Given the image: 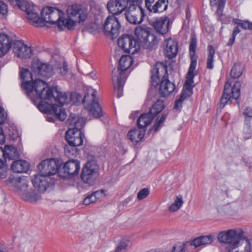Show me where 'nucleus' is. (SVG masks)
Segmentation results:
<instances>
[{"mask_svg":"<svg viewBox=\"0 0 252 252\" xmlns=\"http://www.w3.org/2000/svg\"><path fill=\"white\" fill-rule=\"evenodd\" d=\"M153 82L157 84L160 78L159 92L163 97L169 95L175 90V85L168 79L167 66L163 63L158 62L151 70Z\"/></svg>","mask_w":252,"mask_h":252,"instance_id":"1","label":"nucleus"},{"mask_svg":"<svg viewBox=\"0 0 252 252\" xmlns=\"http://www.w3.org/2000/svg\"><path fill=\"white\" fill-rule=\"evenodd\" d=\"M133 63V60L130 56H122L119 61V67L112 71V78L114 90L118 98L123 95V88L127 77L126 71Z\"/></svg>","mask_w":252,"mask_h":252,"instance_id":"2","label":"nucleus"},{"mask_svg":"<svg viewBox=\"0 0 252 252\" xmlns=\"http://www.w3.org/2000/svg\"><path fill=\"white\" fill-rule=\"evenodd\" d=\"M27 95L33 99L51 100L53 88L48 87L47 84L41 79L32 82H27L23 85Z\"/></svg>","mask_w":252,"mask_h":252,"instance_id":"3","label":"nucleus"},{"mask_svg":"<svg viewBox=\"0 0 252 252\" xmlns=\"http://www.w3.org/2000/svg\"><path fill=\"white\" fill-rule=\"evenodd\" d=\"M245 238V232L240 227L221 231L218 235L219 242L228 245L225 248L227 252H232L238 247L240 241Z\"/></svg>","mask_w":252,"mask_h":252,"instance_id":"4","label":"nucleus"},{"mask_svg":"<svg viewBox=\"0 0 252 252\" xmlns=\"http://www.w3.org/2000/svg\"><path fill=\"white\" fill-rule=\"evenodd\" d=\"M55 101L58 102L61 105L53 104L51 107L49 112L51 114L56 116L61 121H63L67 117V115L63 105L69 103L71 100V94L67 93H63L60 91L57 87L53 88V97Z\"/></svg>","mask_w":252,"mask_h":252,"instance_id":"5","label":"nucleus"},{"mask_svg":"<svg viewBox=\"0 0 252 252\" xmlns=\"http://www.w3.org/2000/svg\"><path fill=\"white\" fill-rule=\"evenodd\" d=\"M151 29L145 26H138L134 31V33L144 48L153 50L157 48L159 38L151 33Z\"/></svg>","mask_w":252,"mask_h":252,"instance_id":"6","label":"nucleus"},{"mask_svg":"<svg viewBox=\"0 0 252 252\" xmlns=\"http://www.w3.org/2000/svg\"><path fill=\"white\" fill-rule=\"evenodd\" d=\"M88 158V162L83 168L81 178L84 183L92 185L99 175V168L94 157L89 156Z\"/></svg>","mask_w":252,"mask_h":252,"instance_id":"7","label":"nucleus"},{"mask_svg":"<svg viewBox=\"0 0 252 252\" xmlns=\"http://www.w3.org/2000/svg\"><path fill=\"white\" fill-rule=\"evenodd\" d=\"M96 91L91 89L84 95L83 103L86 109L94 118H100L102 116L101 107L96 100Z\"/></svg>","mask_w":252,"mask_h":252,"instance_id":"8","label":"nucleus"},{"mask_svg":"<svg viewBox=\"0 0 252 252\" xmlns=\"http://www.w3.org/2000/svg\"><path fill=\"white\" fill-rule=\"evenodd\" d=\"M241 83L239 81L235 83L232 87L228 83H226L223 94L220 100V107L223 108L225 105L231 102V99H237L240 95Z\"/></svg>","mask_w":252,"mask_h":252,"instance_id":"9","label":"nucleus"},{"mask_svg":"<svg viewBox=\"0 0 252 252\" xmlns=\"http://www.w3.org/2000/svg\"><path fill=\"white\" fill-rule=\"evenodd\" d=\"M118 45L125 52L134 54L140 49L139 42L132 35L126 34L118 40Z\"/></svg>","mask_w":252,"mask_h":252,"instance_id":"10","label":"nucleus"},{"mask_svg":"<svg viewBox=\"0 0 252 252\" xmlns=\"http://www.w3.org/2000/svg\"><path fill=\"white\" fill-rule=\"evenodd\" d=\"M41 16L43 17V26L44 23L46 22L51 24H57L60 22L64 13L61 10L51 6L44 7L41 12Z\"/></svg>","mask_w":252,"mask_h":252,"instance_id":"11","label":"nucleus"},{"mask_svg":"<svg viewBox=\"0 0 252 252\" xmlns=\"http://www.w3.org/2000/svg\"><path fill=\"white\" fill-rule=\"evenodd\" d=\"M120 28V24L118 19L113 15L108 16L103 25L105 34L111 36L112 39L118 36Z\"/></svg>","mask_w":252,"mask_h":252,"instance_id":"12","label":"nucleus"},{"mask_svg":"<svg viewBox=\"0 0 252 252\" xmlns=\"http://www.w3.org/2000/svg\"><path fill=\"white\" fill-rule=\"evenodd\" d=\"M5 182L20 196L28 190V181L25 177L10 175Z\"/></svg>","mask_w":252,"mask_h":252,"instance_id":"13","label":"nucleus"},{"mask_svg":"<svg viewBox=\"0 0 252 252\" xmlns=\"http://www.w3.org/2000/svg\"><path fill=\"white\" fill-rule=\"evenodd\" d=\"M60 165L59 160L50 158L42 161L38 167L41 174L51 176L54 175L57 172Z\"/></svg>","mask_w":252,"mask_h":252,"instance_id":"14","label":"nucleus"},{"mask_svg":"<svg viewBox=\"0 0 252 252\" xmlns=\"http://www.w3.org/2000/svg\"><path fill=\"white\" fill-rule=\"evenodd\" d=\"M124 17L127 21L133 24H140L145 16L144 10L141 7L128 6Z\"/></svg>","mask_w":252,"mask_h":252,"instance_id":"15","label":"nucleus"},{"mask_svg":"<svg viewBox=\"0 0 252 252\" xmlns=\"http://www.w3.org/2000/svg\"><path fill=\"white\" fill-rule=\"evenodd\" d=\"M32 183L34 188L36 189L38 191L44 192L50 185L54 184L55 181L50 176L43 175L40 172L39 174L34 176Z\"/></svg>","mask_w":252,"mask_h":252,"instance_id":"16","label":"nucleus"},{"mask_svg":"<svg viewBox=\"0 0 252 252\" xmlns=\"http://www.w3.org/2000/svg\"><path fill=\"white\" fill-rule=\"evenodd\" d=\"M31 68L35 73L43 77L49 78L53 74V69L49 64L38 60L32 63Z\"/></svg>","mask_w":252,"mask_h":252,"instance_id":"17","label":"nucleus"},{"mask_svg":"<svg viewBox=\"0 0 252 252\" xmlns=\"http://www.w3.org/2000/svg\"><path fill=\"white\" fill-rule=\"evenodd\" d=\"M22 10L26 13L27 18L36 27L43 26V17H40L35 11L33 5L30 2L26 3Z\"/></svg>","mask_w":252,"mask_h":252,"instance_id":"18","label":"nucleus"},{"mask_svg":"<svg viewBox=\"0 0 252 252\" xmlns=\"http://www.w3.org/2000/svg\"><path fill=\"white\" fill-rule=\"evenodd\" d=\"M84 134L81 130L68 129L65 133V139L72 147L80 146L83 144Z\"/></svg>","mask_w":252,"mask_h":252,"instance_id":"19","label":"nucleus"},{"mask_svg":"<svg viewBox=\"0 0 252 252\" xmlns=\"http://www.w3.org/2000/svg\"><path fill=\"white\" fill-rule=\"evenodd\" d=\"M13 50L19 58L28 59L31 57L32 50L30 47L25 45L19 40H15L13 43Z\"/></svg>","mask_w":252,"mask_h":252,"instance_id":"20","label":"nucleus"},{"mask_svg":"<svg viewBox=\"0 0 252 252\" xmlns=\"http://www.w3.org/2000/svg\"><path fill=\"white\" fill-rule=\"evenodd\" d=\"M168 0H145V6L150 12L160 13L167 8Z\"/></svg>","mask_w":252,"mask_h":252,"instance_id":"21","label":"nucleus"},{"mask_svg":"<svg viewBox=\"0 0 252 252\" xmlns=\"http://www.w3.org/2000/svg\"><path fill=\"white\" fill-rule=\"evenodd\" d=\"M152 25L157 32L164 35L169 31L170 19L166 16L158 18L153 22Z\"/></svg>","mask_w":252,"mask_h":252,"instance_id":"22","label":"nucleus"},{"mask_svg":"<svg viewBox=\"0 0 252 252\" xmlns=\"http://www.w3.org/2000/svg\"><path fill=\"white\" fill-rule=\"evenodd\" d=\"M109 11L114 15L122 13L128 7L126 0H109L107 4Z\"/></svg>","mask_w":252,"mask_h":252,"instance_id":"23","label":"nucleus"},{"mask_svg":"<svg viewBox=\"0 0 252 252\" xmlns=\"http://www.w3.org/2000/svg\"><path fill=\"white\" fill-rule=\"evenodd\" d=\"M109 11L114 15L122 13L128 7L126 0H109L107 4Z\"/></svg>","mask_w":252,"mask_h":252,"instance_id":"24","label":"nucleus"},{"mask_svg":"<svg viewBox=\"0 0 252 252\" xmlns=\"http://www.w3.org/2000/svg\"><path fill=\"white\" fill-rule=\"evenodd\" d=\"M164 46V54L166 57L172 59L176 56L178 52V45L175 40L172 38L165 40Z\"/></svg>","mask_w":252,"mask_h":252,"instance_id":"25","label":"nucleus"},{"mask_svg":"<svg viewBox=\"0 0 252 252\" xmlns=\"http://www.w3.org/2000/svg\"><path fill=\"white\" fill-rule=\"evenodd\" d=\"M66 11L69 17L75 19V18L77 16L76 19L78 20V23L84 22L87 17V14L82 10L80 6L77 5L69 6Z\"/></svg>","mask_w":252,"mask_h":252,"instance_id":"26","label":"nucleus"},{"mask_svg":"<svg viewBox=\"0 0 252 252\" xmlns=\"http://www.w3.org/2000/svg\"><path fill=\"white\" fill-rule=\"evenodd\" d=\"M80 168V161L77 159H71L66 162L63 168L64 172L69 175L77 174Z\"/></svg>","mask_w":252,"mask_h":252,"instance_id":"27","label":"nucleus"},{"mask_svg":"<svg viewBox=\"0 0 252 252\" xmlns=\"http://www.w3.org/2000/svg\"><path fill=\"white\" fill-rule=\"evenodd\" d=\"M13 41L8 35L0 34V56L5 55L13 46Z\"/></svg>","mask_w":252,"mask_h":252,"instance_id":"28","label":"nucleus"},{"mask_svg":"<svg viewBox=\"0 0 252 252\" xmlns=\"http://www.w3.org/2000/svg\"><path fill=\"white\" fill-rule=\"evenodd\" d=\"M68 121L69 125L73 126L72 128H70L68 129L81 130L86 123V119L84 118L74 115H71L68 119Z\"/></svg>","mask_w":252,"mask_h":252,"instance_id":"29","label":"nucleus"},{"mask_svg":"<svg viewBox=\"0 0 252 252\" xmlns=\"http://www.w3.org/2000/svg\"><path fill=\"white\" fill-rule=\"evenodd\" d=\"M38 192V191H36L34 189H28L21 195V197L26 201L34 203L41 198V196Z\"/></svg>","mask_w":252,"mask_h":252,"instance_id":"30","label":"nucleus"},{"mask_svg":"<svg viewBox=\"0 0 252 252\" xmlns=\"http://www.w3.org/2000/svg\"><path fill=\"white\" fill-rule=\"evenodd\" d=\"M29 163L26 160H17L12 162L11 169L14 172L23 173L29 170Z\"/></svg>","mask_w":252,"mask_h":252,"instance_id":"31","label":"nucleus"},{"mask_svg":"<svg viewBox=\"0 0 252 252\" xmlns=\"http://www.w3.org/2000/svg\"><path fill=\"white\" fill-rule=\"evenodd\" d=\"M76 22H78V20L76 19H73L69 17L66 19H64L63 17L61 22L58 23V27L60 30H63V28L72 30L74 29Z\"/></svg>","mask_w":252,"mask_h":252,"instance_id":"32","label":"nucleus"},{"mask_svg":"<svg viewBox=\"0 0 252 252\" xmlns=\"http://www.w3.org/2000/svg\"><path fill=\"white\" fill-rule=\"evenodd\" d=\"M153 119V116L149 112L143 113L140 116L137 120V126L140 128H144L148 126Z\"/></svg>","mask_w":252,"mask_h":252,"instance_id":"33","label":"nucleus"},{"mask_svg":"<svg viewBox=\"0 0 252 252\" xmlns=\"http://www.w3.org/2000/svg\"><path fill=\"white\" fill-rule=\"evenodd\" d=\"M0 150L3 153V157L6 156L10 159H14L19 156L17 149L11 146L5 145L4 149L0 147Z\"/></svg>","mask_w":252,"mask_h":252,"instance_id":"34","label":"nucleus"},{"mask_svg":"<svg viewBox=\"0 0 252 252\" xmlns=\"http://www.w3.org/2000/svg\"><path fill=\"white\" fill-rule=\"evenodd\" d=\"M144 134L145 131L143 130L133 129L128 132L127 136L131 141L138 142L143 139Z\"/></svg>","mask_w":252,"mask_h":252,"instance_id":"35","label":"nucleus"},{"mask_svg":"<svg viewBox=\"0 0 252 252\" xmlns=\"http://www.w3.org/2000/svg\"><path fill=\"white\" fill-rule=\"evenodd\" d=\"M164 102L161 100H158L151 107L149 112L154 118L160 113L164 108Z\"/></svg>","mask_w":252,"mask_h":252,"instance_id":"36","label":"nucleus"},{"mask_svg":"<svg viewBox=\"0 0 252 252\" xmlns=\"http://www.w3.org/2000/svg\"><path fill=\"white\" fill-rule=\"evenodd\" d=\"M208 55L207 60V68L209 69H213L214 57L215 54V50L212 45H209L208 46Z\"/></svg>","mask_w":252,"mask_h":252,"instance_id":"37","label":"nucleus"},{"mask_svg":"<svg viewBox=\"0 0 252 252\" xmlns=\"http://www.w3.org/2000/svg\"><path fill=\"white\" fill-rule=\"evenodd\" d=\"M183 203L182 195H179L177 196L174 202L170 206L169 210L172 212L178 211L182 206Z\"/></svg>","mask_w":252,"mask_h":252,"instance_id":"38","label":"nucleus"},{"mask_svg":"<svg viewBox=\"0 0 252 252\" xmlns=\"http://www.w3.org/2000/svg\"><path fill=\"white\" fill-rule=\"evenodd\" d=\"M20 76L23 81L22 87L23 85L26 84L27 82H32L31 81L32 80V74L28 69L23 68L20 71Z\"/></svg>","mask_w":252,"mask_h":252,"instance_id":"39","label":"nucleus"},{"mask_svg":"<svg viewBox=\"0 0 252 252\" xmlns=\"http://www.w3.org/2000/svg\"><path fill=\"white\" fill-rule=\"evenodd\" d=\"M243 66L239 63H235L232 67L230 75L232 78H239L243 73Z\"/></svg>","mask_w":252,"mask_h":252,"instance_id":"40","label":"nucleus"},{"mask_svg":"<svg viewBox=\"0 0 252 252\" xmlns=\"http://www.w3.org/2000/svg\"><path fill=\"white\" fill-rule=\"evenodd\" d=\"M99 193L98 191L94 192L88 195L83 200V204L88 205L91 203H94L97 199V194Z\"/></svg>","mask_w":252,"mask_h":252,"instance_id":"41","label":"nucleus"},{"mask_svg":"<svg viewBox=\"0 0 252 252\" xmlns=\"http://www.w3.org/2000/svg\"><path fill=\"white\" fill-rule=\"evenodd\" d=\"M244 138L245 139H249L252 135V130L249 122L246 121L243 128Z\"/></svg>","mask_w":252,"mask_h":252,"instance_id":"42","label":"nucleus"},{"mask_svg":"<svg viewBox=\"0 0 252 252\" xmlns=\"http://www.w3.org/2000/svg\"><path fill=\"white\" fill-rule=\"evenodd\" d=\"M197 45V40L195 37H192L191 38L189 47V55L190 57H195V50L196 48Z\"/></svg>","mask_w":252,"mask_h":252,"instance_id":"43","label":"nucleus"},{"mask_svg":"<svg viewBox=\"0 0 252 252\" xmlns=\"http://www.w3.org/2000/svg\"><path fill=\"white\" fill-rule=\"evenodd\" d=\"M194 74H188L187 75V79L185 82V87L188 91H190L194 87L193 78Z\"/></svg>","mask_w":252,"mask_h":252,"instance_id":"44","label":"nucleus"},{"mask_svg":"<svg viewBox=\"0 0 252 252\" xmlns=\"http://www.w3.org/2000/svg\"><path fill=\"white\" fill-rule=\"evenodd\" d=\"M224 5L222 4H219L217 5V10L216 12L217 16V20L220 22H221L222 24H227V22H225L224 19L221 18L222 16V11L224 8Z\"/></svg>","mask_w":252,"mask_h":252,"instance_id":"45","label":"nucleus"},{"mask_svg":"<svg viewBox=\"0 0 252 252\" xmlns=\"http://www.w3.org/2000/svg\"><path fill=\"white\" fill-rule=\"evenodd\" d=\"M187 98V96L185 94V92L183 91L179 98L176 100L175 103L174 109L177 110H180L182 107L183 101Z\"/></svg>","mask_w":252,"mask_h":252,"instance_id":"46","label":"nucleus"},{"mask_svg":"<svg viewBox=\"0 0 252 252\" xmlns=\"http://www.w3.org/2000/svg\"><path fill=\"white\" fill-rule=\"evenodd\" d=\"M10 4L13 6H17L20 9H22V7H24L26 3H27L26 0H7Z\"/></svg>","mask_w":252,"mask_h":252,"instance_id":"47","label":"nucleus"},{"mask_svg":"<svg viewBox=\"0 0 252 252\" xmlns=\"http://www.w3.org/2000/svg\"><path fill=\"white\" fill-rule=\"evenodd\" d=\"M77 152L76 147L71 146L69 144L64 147V153L67 156H73L76 154Z\"/></svg>","mask_w":252,"mask_h":252,"instance_id":"48","label":"nucleus"},{"mask_svg":"<svg viewBox=\"0 0 252 252\" xmlns=\"http://www.w3.org/2000/svg\"><path fill=\"white\" fill-rule=\"evenodd\" d=\"M150 193V190L147 188H144L140 190L137 194V199L139 200L146 197Z\"/></svg>","mask_w":252,"mask_h":252,"instance_id":"49","label":"nucleus"},{"mask_svg":"<svg viewBox=\"0 0 252 252\" xmlns=\"http://www.w3.org/2000/svg\"><path fill=\"white\" fill-rule=\"evenodd\" d=\"M191 63L190 64L188 72V74H194V71L196 68L197 60L195 57H190Z\"/></svg>","mask_w":252,"mask_h":252,"instance_id":"50","label":"nucleus"},{"mask_svg":"<svg viewBox=\"0 0 252 252\" xmlns=\"http://www.w3.org/2000/svg\"><path fill=\"white\" fill-rule=\"evenodd\" d=\"M218 211L220 213L223 214H229L231 212V207L229 204H226L224 206L219 207Z\"/></svg>","mask_w":252,"mask_h":252,"instance_id":"51","label":"nucleus"},{"mask_svg":"<svg viewBox=\"0 0 252 252\" xmlns=\"http://www.w3.org/2000/svg\"><path fill=\"white\" fill-rule=\"evenodd\" d=\"M202 245H206L211 244L213 240L211 235L203 236L200 237Z\"/></svg>","mask_w":252,"mask_h":252,"instance_id":"52","label":"nucleus"},{"mask_svg":"<svg viewBox=\"0 0 252 252\" xmlns=\"http://www.w3.org/2000/svg\"><path fill=\"white\" fill-rule=\"evenodd\" d=\"M240 27L244 30H252V22L248 20H243L241 23Z\"/></svg>","mask_w":252,"mask_h":252,"instance_id":"53","label":"nucleus"},{"mask_svg":"<svg viewBox=\"0 0 252 252\" xmlns=\"http://www.w3.org/2000/svg\"><path fill=\"white\" fill-rule=\"evenodd\" d=\"M128 6L141 7L143 0H126Z\"/></svg>","mask_w":252,"mask_h":252,"instance_id":"54","label":"nucleus"},{"mask_svg":"<svg viewBox=\"0 0 252 252\" xmlns=\"http://www.w3.org/2000/svg\"><path fill=\"white\" fill-rule=\"evenodd\" d=\"M60 73L62 75H64L68 71L67 64L66 62H64L63 64L59 66Z\"/></svg>","mask_w":252,"mask_h":252,"instance_id":"55","label":"nucleus"},{"mask_svg":"<svg viewBox=\"0 0 252 252\" xmlns=\"http://www.w3.org/2000/svg\"><path fill=\"white\" fill-rule=\"evenodd\" d=\"M185 245L179 246H174L169 252H186Z\"/></svg>","mask_w":252,"mask_h":252,"instance_id":"56","label":"nucleus"},{"mask_svg":"<svg viewBox=\"0 0 252 252\" xmlns=\"http://www.w3.org/2000/svg\"><path fill=\"white\" fill-rule=\"evenodd\" d=\"M6 118V114L3 108L0 107V125L4 123Z\"/></svg>","mask_w":252,"mask_h":252,"instance_id":"57","label":"nucleus"},{"mask_svg":"<svg viewBox=\"0 0 252 252\" xmlns=\"http://www.w3.org/2000/svg\"><path fill=\"white\" fill-rule=\"evenodd\" d=\"M8 171L7 165L0 168V178L2 179H4L7 175Z\"/></svg>","mask_w":252,"mask_h":252,"instance_id":"58","label":"nucleus"},{"mask_svg":"<svg viewBox=\"0 0 252 252\" xmlns=\"http://www.w3.org/2000/svg\"><path fill=\"white\" fill-rule=\"evenodd\" d=\"M8 11L6 4L2 1L0 0V13L2 15H5Z\"/></svg>","mask_w":252,"mask_h":252,"instance_id":"59","label":"nucleus"},{"mask_svg":"<svg viewBox=\"0 0 252 252\" xmlns=\"http://www.w3.org/2000/svg\"><path fill=\"white\" fill-rule=\"evenodd\" d=\"M190 244L191 246H194L195 248L202 246V244L200 237L194 239Z\"/></svg>","mask_w":252,"mask_h":252,"instance_id":"60","label":"nucleus"},{"mask_svg":"<svg viewBox=\"0 0 252 252\" xmlns=\"http://www.w3.org/2000/svg\"><path fill=\"white\" fill-rule=\"evenodd\" d=\"M127 247V244L126 242H122L117 247L116 249V252H121L122 251L125 250Z\"/></svg>","mask_w":252,"mask_h":252,"instance_id":"61","label":"nucleus"},{"mask_svg":"<svg viewBox=\"0 0 252 252\" xmlns=\"http://www.w3.org/2000/svg\"><path fill=\"white\" fill-rule=\"evenodd\" d=\"M163 122L160 121L158 120V117L157 118L156 122L153 126V129L155 132L157 131L158 130V128L161 126Z\"/></svg>","mask_w":252,"mask_h":252,"instance_id":"62","label":"nucleus"},{"mask_svg":"<svg viewBox=\"0 0 252 252\" xmlns=\"http://www.w3.org/2000/svg\"><path fill=\"white\" fill-rule=\"evenodd\" d=\"M163 122L160 121L158 120V117L157 118L156 122L153 126V129L155 132L157 131L158 130V128L161 126Z\"/></svg>","mask_w":252,"mask_h":252,"instance_id":"63","label":"nucleus"},{"mask_svg":"<svg viewBox=\"0 0 252 252\" xmlns=\"http://www.w3.org/2000/svg\"><path fill=\"white\" fill-rule=\"evenodd\" d=\"M244 115L246 117H248L249 118L252 117V110L250 108H246L243 112Z\"/></svg>","mask_w":252,"mask_h":252,"instance_id":"64","label":"nucleus"}]
</instances>
